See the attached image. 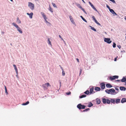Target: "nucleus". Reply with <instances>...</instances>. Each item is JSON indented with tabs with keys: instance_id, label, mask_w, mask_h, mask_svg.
<instances>
[{
	"instance_id": "f257e3e1",
	"label": "nucleus",
	"mask_w": 126,
	"mask_h": 126,
	"mask_svg": "<svg viewBox=\"0 0 126 126\" xmlns=\"http://www.w3.org/2000/svg\"><path fill=\"white\" fill-rule=\"evenodd\" d=\"M105 91L108 94H113L115 92V90L113 88H112L110 90L106 89L105 90Z\"/></svg>"
},
{
	"instance_id": "f03ea898",
	"label": "nucleus",
	"mask_w": 126,
	"mask_h": 126,
	"mask_svg": "<svg viewBox=\"0 0 126 126\" xmlns=\"http://www.w3.org/2000/svg\"><path fill=\"white\" fill-rule=\"evenodd\" d=\"M50 86L49 83L48 82L47 83L43 84L42 85V86L44 90H46L47 89L48 86Z\"/></svg>"
},
{
	"instance_id": "7ed1b4c3",
	"label": "nucleus",
	"mask_w": 126,
	"mask_h": 126,
	"mask_svg": "<svg viewBox=\"0 0 126 126\" xmlns=\"http://www.w3.org/2000/svg\"><path fill=\"white\" fill-rule=\"evenodd\" d=\"M77 108L79 109H85L86 107V106L83 105H81V104H78L77 106Z\"/></svg>"
},
{
	"instance_id": "20e7f679",
	"label": "nucleus",
	"mask_w": 126,
	"mask_h": 126,
	"mask_svg": "<svg viewBox=\"0 0 126 126\" xmlns=\"http://www.w3.org/2000/svg\"><path fill=\"white\" fill-rule=\"evenodd\" d=\"M28 6L32 10H33L34 5L32 3L29 2H28Z\"/></svg>"
},
{
	"instance_id": "39448f33",
	"label": "nucleus",
	"mask_w": 126,
	"mask_h": 126,
	"mask_svg": "<svg viewBox=\"0 0 126 126\" xmlns=\"http://www.w3.org/2000/svg\"><path fill=\"white\" fill-rule=\"evenodd\" d=\"M102 101L104 104H105L107 103L108 104L110 103V101L108 99H106L105 98H103L102 99Z\"/></svg>"
},
{
	"instance_id": "423d86ee",
	"label": "nucleus",
	"mask_w": 126,
	"mask_h": 126,
	"mask_svg": "<svg viewBox=\"0 0 126 126\" xmlns=\"http://www.w3.org/2000/svg\"><path fill=\"white\" fill-rule=\"evenodd\" d=\"M119 77L117 76H110L109 77V79L111 80H112L116 79H118Z\"/></svg>"
},
{
	"instance_id": "0eeeda50",
	"label": "nucleus",
	"mask_w": 126,
	"mask_h": 126,
	"mask_svg": "<svg viewBox=\"0 0 126 126\" xmlns=\"http://www.w3.org/2000/svg\"><path fill=\"white\" fill-rule=\"evenodd\" d=\"M104 41L108 44L112 42L110 40V38H105Z\"/></svg>"
},
{
	"instance_id": "6e6552de",
	"label": "nucleus",
	"mask_w": 126,
	"mask_h": 126,
	"mask_svg": "<svg viewBox=\"0 0 126 126\" xmlns=\"http://www.w3.org/2000/svg\"><path fill=\"white\" fill-rule=\"evenodd\" d=\"M41 14L42 15V16L44 18V20L46 21L47 22V21L46 20V19L47 18L46 16L45 15L44 13L43 12H41Z\"/></svg>"
},
{
	"instance_id": "1a4fd4ad",
	"label": "nucleus",
	"mask_w": 126,
	"mask_h": 126,
	"mask_svg": "<svg viewBox=\"0 0 126 126\" xmlns=\"http://www.w3.org/2000/svg\"><path fill=\"white\" fill-rule=\"evenodd\" d=\"M100 85L102 89H103L105 88V84L104 83H101Z\"/></svg>"
},
{
	"instance_id": "9d476101",
	"label": "nucleus",
	"mask_w": 126,
	"mask_h": 126,
	"mask_svg": "<svg viewBox=\"0 0 126 126\" xmlns=\"http://www.w3.org/2000/svg\"><path fill=\"white\" fill-rule=\"evenodd\" d=\"M110 101V102L111 103H113L114 104H115L116 103V100L115 99H111Z\"/></svg>"
},
{
	"instance_id": "9b49d317",
	"label": "nucleus",
	"mask_w": 126,
	"mask_h": 126,
	"mask_svg": "<svg viewBox=\"0 0 126 126\" xmlns=\"http://www.w3.org/2000/svg\"><path fill=\"white\" fill-rule=\"evenodd\" d=\"M27 14L29 16V17L31 18H32V16L33 14L32 12H31L30 14L29 13H27Z\"/></svg>"
},
{
	"instance_id": "f8f14e48",
	"label": "nucleus",
	"mask_w": 126,
	"mask_h": 126,
	"mask_svg": "<svg viewBox=\"0 0 126 126\" xmlns=\"http://www.w3.org/2000/svg\"><path fill=\"white\" fill-rule=\"evenodd\" d=\"M13 66L14 67L15 69V70L16 74L17 75L18 73V70L17 69V68L16 66V65L15 64H13Z\"/></svg>"
},
{
	"instance_id": "ddd939ff",
	"label": "nucleus",
	"mask_w": 126,
	"mask_h": 126,
	"mask_svg": "<svg viewBox=\"0 0 126 126\" xmlns=\"http://www.w3.org/2000/svg\"><path fill=\"white\" fill-rule=\"evenodd\" d=\"M94 88L93 87H92L91 88H90V94H92V93H94V92L93 90H94Z\"/></svg>"
},
{
	"instance_id": "4468645a",
	"label": "nucleus",
	"mask_w": 126,
	"mask_h": 126,
	"mask_svg": "<svg viewBox=\"0 0 126 126\" xmlns=\"http://www.w3.org/2000/svg\"><path fill=\"white\" fill-rule=\"evenodd\" d=\"M109 10L110 12L113 14H115L116 15H117V14L114 12L113 9H110Z\"/></svg>"
},
{
	"instance_id": "2eb2a0df",
	"label": "nucleus",
	"mask_w": 126,
	"mask_h": 126,
	"mask_svg": "<svg viewBox=\"0 0 126 126\" xmlns=\"http://www.w3.org/2000/svg\"><path fill=\"white\" fill-rule=\"evenodd\" d=\"M120 90L121 91H125L126 90V88L124 87H120Z\"/></svg>"
},
{
	"instance_id": "dca6fc26",
	"label": "nucleus",
	"mask_w": 126,
	"mask_h": 126,
	"mask_svg": "<svg viewBox=\"0 0 126 126\" xmlns=\"http://www.w3.org/2000/svg\"><path fill=\"white\" fill-rule=\"evenodd\" d=\"M69 18L71 21L72 22V23H74L75 22L74 21L73 19L72 18V17L71 16H69Z\"/></svg>"
},
{
	"instance_id": "f3484780",
	"label": "nucleus",
	"mask_w": 126,
	"mask_h": 126,
	"mask_svg": "<svg viewBox=\"0 0 126 126\" xmlns=\"http://www.w3.org/2000/svg\"><path fill=\"white\" fill-rule=\"evenodd\" d=\"M115 100L116 103V104H118L120 102V99H115Z\"/></svg>"
},
{
	"instance_id": "a211bd4d",
	"label": "nucleus",
	"mask_w": 126,
	"mask_h": 126,
	"mask_svg": "<svg viewBox=\"0 0 126 126\" xmlns=\"http://www.w3.org/2000/svg\"><path fill=\"white\" fill-rule=\"evenodd\" d=\"M126 102V98H123L121 100V103H123Z\"/></svg>"
},
{
	"instance_id": "6ab92c4d",
	"label": "nucleus",
	"mask_w": 126,
	"mask_h": 126,
	"mask_svg": "<svg viewBox=\"0 0 126 126\" xmlns=\"http://www.w3.org/2000/svg\"><path fill=\"white\" fill-rule=\"evenodd\" d=\"M106 86L107 88H111L112 87V86L109 83L107 84Z\"/></svg>"
},
{
	"instance_id": "aec40b11",
	"label": "nucleus",
	"mask_w": 126,
	"mask_h": 126,
	"mask_svg": "<svg viewBox=\"0 0 126 126\" xmlns=\"http://www.w3.org/2000/svg\"><path fill=\"white\" fill-rule=\"evenodd\" d=\"M17 30L20 32V33H22V31L21 30V29L19 27L17 28Z\"/></svg>"
},
{
	"instance_id": "412c9836",
	"label": "nucleus",
	"mask_w": 126,
	"mask_h": 126,
	"mask_svg": "<svg viewBox=\"0 0 126 126\" xmlns=\"http://www.w3.org/2000/svg\"><path fill=\"white\" fill-rule=\"evenodd\" d=\"M95 90L97 91H99L100 90V88L98 87H95L94 88Z\"/></svg>"
},
{
	"instance_id": "4be33fe9",
	"label": "nucleus",
	"mask_w": 126,
	"mask_h": 126,
	"mask_svg": "<svg viewBox=\"0 0 126 126\" xmlns=\"http://www.w3.org/2000/svg\"><path fill=\"white\" fill-rule=\"evenodd\" d=\"M122 82H125L126 81V79L124 77L121 80Z\"/></svg>"
},
{
	"instance_id": "5701e85b",
	"label": "nucleus",
	"mask_w": 126,
	"mask_h": 126,
	"mask_svg": "<svg viewBox=\"0 0 126 126\" xmlns=\"http://www.w3.org/2000/svg\"><path fill=\"white\" fill-rule=\"evenodd\" d=\"M100 100L99 99H96V104H99L100 103Z\"/></svg>"
},
{
	"instance_id": "b1692460",
	"label": "nucleus",
	"mask_w": 126,
	"mask_h": 126,
	"mask_svg": "<svg viewBox=\"0 0 126 126\" xmlns=\"http://www.w3.org/2000/svg\"><path fill=\"white\" fill-rule=\"evenodd\" d=\"M90 27L91 29L93 30L95 32L96 31V30L95 29L94 27L91 26H90Z\"/></svg>"
},
{
	"instance_id": "393cba45",
	"label": "nucleus",
	"mask_w": 126,
	"mask_h": 126,
	"mask_svg": "<svg viewBox=\"0 0 126 126\" xmlns=\"http://www.w3.org/2000/svg\"><path fill=\"white\" fill-rule=\"evenodd\" d=\"M49 10L52 13L53 12V11L50 5L49 6Z\"/></svg>"
},
{
	"instance_id": "a878e982",
	"label": "nucleus",
	"mask_w": 126,
	"mask_h": 126,
	"mask_svg": "<svg viewBox=\"0 0 126 126\" xmlns=\"http://www.w3.org/2000/svg\"><path fill=\"white\" fill-rule=\"evenodd\" d=\"M12 24L16 28L18 27V26L15 23H13Z\"/></svg>"
},
{
	"instance_id": "bb28decb",
	"label": "nucleus",
	"mask_w": 126,
	"mask_h": 126,
	"mask_svg": "<svg viewBox=\"0 0 126 126\" xmlns=\"http://www.w3.org/2000/svg\"><path fill=\"white\" fill-rule=\"evenodd\" d=\"M86 96V95L85 94L82 95H81V96H79V98H83V97H85Z\"/></svg>"
},
{
	"instance_id": "cd10ccee",
	"label": "nucleus",
	"mask_w": 126,
	"mask_h": 126,
	"mask_svg": "<svg viewBox=\"0 0 126 126\" xmlns=\"http://www.w3.org/2000/svg\"><path fill=\"white\" fill-rule=\"evenodd\" d=\"M93 106V104H92V103L91 102H90L88 106L89 107H91V106Z\"/></svg>"
},
{
	"instance_id": "c85d7f7f",
	"label": "nucleus",
	"mask_w": 126,
	"mask_h": 126,
	"mask_svg": "<svg viewBox=\"0 0 126 126\" xmlns=\"http://www.w3.org/2000/svg\"><path fill=\"white\" fill-rule=\"evenodd\" d=\"M89 93H90V92H89V91L88 90H87L85 92H84V94H85L87 95L88 94H89Z\"/></svg>"
},
{
	"instance_id": "c756f323",
	"label": "nucleus",
	"mask_w": 126,
	"mask_h": 126,
	"mask_svg": "<svg viewBox=\"0 0 126 126\" xmlns=\"http://www.w3.org/2000/svg\"><path fill=\"white\" fill-rule=\"evenodd\" d=\"M17 22L18 23H20L21 22V21L19 19L18 17H17Z\"/></svg>"
},
{
	"instance_id": "7c9ffc66",
	"label": "nucleus",
	"mask_w": 126,
	"mask_h": 126,
	"mask_svg": "<svg viewBox=\"0 0 126 126\" xmlns=\"http://www.w3.org/2000/svg\"><path fill=\"white\" fill-rule=\"evenodd\" d=\"M29 101H27L25 103H24L22 104V105H25L28 104L29 103Z\"/></svg>"
},
{
	"instance_id": "2f4dec72",
	"label": "nucleus",
	"mask_w": 126,
	"mask_h": 126,
	"mask_svg": "<svg viewBox=\"0 0 126 126\" xmlns=\"http://www.w3.org/2000/svg\"><path fill=\"white\" fill-rule=\"evenodd\" d=\"M95 22L98 25H99L100 26L101 25V24L100 23H99V22H98L97 21V20H94Z\"/></svg>"
},
{
	"instance_id": "473e14b6",
	"label": "nucleus",
	"mask_w": 126,
	"mask_h": 126,
	"mask_svg": "<svg viewBox=\"0 0 126 126\" xmlns=\"http://www.w3.org/2000/svg\"><path fill=\"white\" fill-rule=\"evenodd\" d=\"M95 22L98 25H99L100 26L101 25V24L100 23H99V22H98L97 21V20H94Z\"/></svg>"
},
{
	"instance_id": "72a5a7b5",
	"label": "nucleus",
	"mask_w": 126,
	"mask_h": 126,
	"mask_svg": "<svg viewBox=\"0 0 126 126\" xmlns=\"http://www.w3.org/2000/svg\"><path fill=\"white\" fill-rule=\"evenodd\" d=\"M80 17H81L83 21H85L86 22H87V21H86V20L85 19H84L82 16H81Z\"/></svg>"
},
{
	"instance_id": "f704fd0d",
	"label": "nucleus",
	"mask_w": 126,
	"mask_h": 126,
	"mask_svg": "<svg viewBox=\"0 0 126 126\" xmlns=\"http://www.w3.org/2000/svg\"><path fill=\"white\" fill-rule=\"evenodd\" d=\"M90 110V109L89 108H87L86 109H85L83 111V112H86V111H89V110Z\"/></svg>"
},
{
	"instance_id": "c9c22d12",
	"label": "nucleus",
	"mask_w": 126,
	"mask_h": 126,
	"mask_svg": "<svg viewBox=\"0 0 126 126\" xmlns=\"http://www.w3.org/2000/svg\"><path fill=\"white\" fill-rule=\"evenodd\" d=\"M52 4L54 7L56 8L57 7L56 5L54 3L52 2Z\"/></svg>"
},
{
	"instance_id": "e433bc0d",
	"label": "nucleus",
	"mask_w": 126,
	"mask_h": 126,
	"mask_svg": "<svg viewBox=\"0 0 126 126\" xmlns=\"http://www.w3.org/2000/svg\"><path fill=\"white\" fill-rule=\"evenodd\" d=\"M62 75L63 76H64L65 75V73L64 71L63 70V69H62Z\"/></svg>"
},
{
	"instance_id": "4c0bfd02",
	"label": "nucleus",
	"mask_w": 126,
	"mask_h": 126,
	"mask_svg": "<svg viewBox=\"0 0 126 126\" xmlns=\"http://www.w3.org/2000/svg\"><path fill=\"white\" fill-rule=\"evenodd\" d=\"M48 44L50 45H51V42L50 41V39L49 38H48Z\"/></svg>"
},
{
	"instance_id": "58836bf2",
	"label": "nucleus",
	"mask_w": 126,
	"mask_h": 126,
	"mask_svg": "<svg viewBox=\"0 0 126 126\" xmlns=\"http://www.w3.org/2000/svg\"><path fill=\"white\" fill-rule=\"evenodd\" d=\"M79 7V8L81 9L82 8V7L81 6V5L79 4H78L77 5Z\"/></svg>"
},
{
	"instance_id": "ea45409f",
	"label": "nucleus",
	"mask_w": 126,
	"mask_h": 126,
	"mask_svg": "<svg viewBox=\"0 0 126 126\" xmlns=\"http://www.w3.org/2000/svg\"><path fill=\"white\" fill-rule=\"evenodd\" d=\"M116 44L114 42L113 43V47L114 48L115 47H116Z\"/></svg>"
},
{
	"instance_id": "a19ab883",
	"label": "nucleus",
	"mask_w": 126,
	"mask_h": 126,
	"mask_svg": "<svg viewBox=\"0 0 126 126\" xmlns=\"http://www.w3.org/2000/svg\"><path fill=\"white\" fill-rule=\"evenodd\" d=\"M71 94V92H68L66 93V94L67 95H69L70 94Z\"/></svg>"
},
{
	"instance_id": "79ce46f5",
	"label": "nucleus",
	"mask_w": 126,
	"mask_h": 126,
	"mask_svg": "<svg viewBox=\"0 0 126 126\" xmlns=\"http://www.w3.org/2000/svg\"><path fill=\"white\" fill-rule=\"evenodd\" d=\"M89 3L92 7L94 6L90 1L89 2Z\"/></svg>"
},
{
	"instance_id": "37998d69",
	"label": "nucleus",
	"mask_w": 126,
	"mask_h": 126,
	"mask_svg": "<svg viewBox=\"0 0 126 126\" xmlns=\"http://www.w3.org/2000/svg\"><path fill=\"white\" fill-rule=\"evenodd\" d=\"M5 92L6 95H7L8 94V93L7 92V89H6V90H5Z\"/></svg>"
},
{
	"instance_id": "c03bdc74",
	"label": "nucleus",
	"mask_w": 126,
	"mask_h": 126,
	"mask_svg": "<svg viewBox=\"0 0 126 126\" xmlns=\"http://www.w3.org/2000/svg\"><path fill=\"white\" fill-rule=\"evenodd\" d=\"M92 17V18L94 20L96 19L94 16H93Z\"/></svg>"
},
{
	"instance_id": "a18cd8bd",
	"label": "nucleus",
	"mask_w": 126,
	"mask_h": 126,
	"mask_svg": "<svg viewBox=\"0 0 126 126\" xmlns=\"http://www.w3.org/2000/svg\"><path fill=\"white\" fill-rule=\"evenodd\" d=\"M59 37L60 38L62 39V40L64 41L63 39V38H62L61 36L60 35H59Z\"/></svg>"
},
{
	"instance_id": "49530a36",
	"label": "nucleus",
	"mask_w": 126,
	"mask_h": 126,
	"mask_svg": "<svg viewBox=\"0 0 126 126\" xmlns=\"http://www.w3.org/2000/svg\"><path fill=\"white\" fill-rule=\"evenodd\" d=\"M107 7L109 9V10H110V9L109 6L107 5Z\"/></svg>"
},
{
	"instance_id": "de8ad7c7",
	"label": "nucleus",
	"mask_w": 126,
	"mask_h": 126,
	"mask_svg": "<svg viewBox=\"0 0 126 126\" xmlns=\"http://www.w3.org/2000/svg\"><path fill=\"white\" fill-rule=\"evenodd\" d=\"M81 9L84 12L86 13V11L83 8H82Z\"/></svg>"
},
{
	"instance_id": "09e8293b",
	"label": "nucleus",
	"mask_w": 126,
	"mask_h": 126,
	"mask_svg": "<svg viewBox=\"0 0 126 126\" xmlns=\"http://www.w3.org/2000/svg\"><path fill=\"white\" fill-rule=\"evenodd\" d=\"M118 57L117 56L116 57V58H115L114 59V61H116V60H117V58Z\"/></svg>"
},
{
	"instance_id": "8fccbe9b",
	"label": "nucleus",
	"mask_w": 126,
	"mask_h": 126,
	"mask_svg": "<svg viewBox=\"0 0 126 126\" xmlns=\"http://www.w3.org/2000/svg\"><path fill=\"white\" fill-rule=\"evenodd\" d=\"M82 70L81 69H80V73L79 74V75H80L81 74V72L82 71Z\"/></svg>"
},
{
	"instance_id": "3c124183",
	"label": "nucleus",
	"mask_w": 126,
	"mask_h": 126,
	"mask_svg": "<svg viewBox=\"0 0 126 126\" xmlns=\"http://www.w3.org/2000/svg\"><path fill=\"white\" fill-rule=\"evenodd\" d=\"M117 47L119 48L120 49L121 48V46L120 45H119L117 46Z\"/></svg>"
},
{
	"instance_id": "603ef678",
	"label": "nucleus",
	"mask_w": 126,
	"mask_h": 126,
	"mask_svg": "<svg viewBox=\"0 0 126 126\" xmlns=\"http://www.w3.org/2000/svg\"><path fill=\"white\" fill-rule=\"evenodd\" d=\"M115 89L116 90L118 91L119 90V89L117 88H115Z\"/></svg>"
},
{
	"instance_id": "864d4df0",
	"label": "nucleus",
	"mask_w": 126,
	"mask_h": 126,
	"mask_svg": "<svg viewBox=\"0 0 126 126\" xmlns=\"http://www.w3.org/2000/svg\"><path fill=\"white\" fill-rule=\"evenodd\" d=\"M76 60H77V61L78 63L79 62V60L78 59V58H77Z\"/></svg>"
},
{
	"instance_id": "5fc2aeb1",
	"label": "nucleus",
	"mask_w": 126,
	"mask_h": 126,
	"mask_svg": "<svg viewBox=\"0 0 126 126\" xmlns=\"http://www.w3.org/2000/svg\"><path fill=\"white\" fill-rule=\"evenodd\" d=\"M116 81H120V80H116Z\"/></svg>"
},
{
	"instance_id": "6e6d98bb",
	"label": "nucleus",
	"mask_w": 126,
	"mask_h": 126,
	"mask_svg": "<svg viewBox=\"0 0 126 126\" xmlns=\"http://www.w3.org/2000/svg\"><path fill=\"white\" fill-rule=\"evenodd\" d=\"M1 33L2 34H4V32L2 31L1 32Z\"/></svg>"
},
{
	"instance_id": "4d7b16f0",
	"label": "nucleus",
	"mask_w": 126,
	"mask_h": 126,
	"mask_svg": "<svg viewBox=\"0 0 126 126\" xmlns=\"http://www.w3.org/2000/svg\"><path fill=\"white\" fill-rule=\"evenodd\" d=\"M4 87H5V90H6V89H7L6 88V87L5 86H4Z\"/></svg>"
},
{
	"instance_id": "13d9d810",
	"label": "nucleus",
	"mask_w": 126,
	"mask_h": 126,
	"mask_svg": "<svg viewBox=\"0 0 126 126\" xmlns=\"http://www.w3.org/2000/svg\"><path fill=\"white\" fill-rule=\"evenodd\" d=\"M82 0L84 2V3H85V2L83 0Z\"/></svg>"
},
{
	"instance_id": "bf43d9fd",
	"label": "nucleus",
	"mask_w": 126,
	"mask_h": 126,
	"mask_svg": "<svg viewBox=\"0 0 126 126\" xmlns=\"http://www.w3.org/2000/svg\"><path fill=\"white\" fill-rule=\"evenodd\" d=\"M16 77H17V78H18V74H17V75L16 74Z\"/></svg>"
},
{
	"instance_id": "052dcab7",
	"label": "nucleus",
	"mask_w": 126,
	"mask_h": 126,
	"mask_svg": "<svg viewBox=\"0 0 126 126\" xmlns=\"http://www.w3.org/2000/svg\"><path fill=\"white\" fill-rule=\"evenodd\" d=\"M92 7L93 9L94 8V6H93Z\"/></svg>"
},
{
	"instance_id": "680f3d73",
	"label": "nucleus",
	"mask_w": 126,
	"mask_h": 126,
	"mask_svg": "<svg viewBox=\"0 0 126 126\" xmlns=\"http://www.w3.org/2000/svg\"><path fill=\"white\" fill-rule=\"evenodd\" d=\"M94 10H95L96 11H97V10L96 9H95Z\"/></svg>"
},
{
	"instance_id": "e2e57ef3",
	"label": "nucleus",
	"mask_w": 126,
	"mask_h": 126,
	"mask_svg": "<svg viewBox=\"0 0 126 126\" xmlns=\"http://www.w3.org/2000/svg\"><path fill=\"white\" fill-rule=\"evenodd\" d=\"M95 9L96 8L94 7L93 9H94V10H95Z\"/></svg>"
},
{
	"instance_id": "0e129e2a",
	"label": "nucleus",
	"mask_w": 126,
	"mask_h": 126,
	"mask_svg": "<svg viewBox=\"0 0 126 126\" xmlns=\"http://www.w3.org/2000/svg\"><path fill=\"white\" fill-rule=\"evenodd\" d=\"M61 69H62H62H63V68L62 67H61Z\"/></svg>"
},
{
	"instance_id": "69168bd1",
	"label": "nucleus",
	"mask_w": 126,
	"mask_h": 126,
	"mask_svg": "<svg viewBox=\"0 0 126 126\" xmlns=\"http://www.w3.org/2000/svg\"><path fill=\"white\" fill-rule=\"evenodd\" d=\"M125 19L126 20V17H125Z\"/></svg>"
},
{
	"instance_id": "338daca9",
	"label": "nucleus",
	"mask_w": 126,
	"mask_h": 126,
	"mask_svg": "<svg viewBox=\"0 0 126 126\" xmlns=\"http://www.w3.org/2000/svg\"><path fill=\"white\" fill-rule=\"evenodd\" d=\"M11 1H13V0H10Z\"/></svg>"
}]
</instances>
